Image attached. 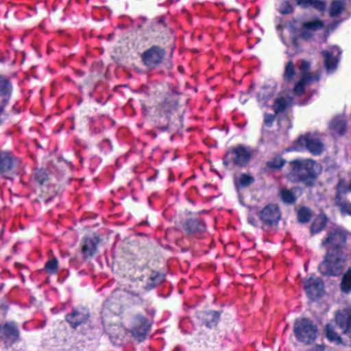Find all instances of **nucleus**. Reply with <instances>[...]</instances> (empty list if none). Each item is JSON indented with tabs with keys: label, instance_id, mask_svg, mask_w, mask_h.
<instances>
[{
	"label": "nucleus",
	"instance_id": "1",
	"mask_svg": "<svg viewBox=\"0 0 351 351\" xmlns=\"http://www.w3.org/2000/svg\"><path fill=\"white\" fill-rule=\"evenodd\" d=\"M310 67L308 62H301L299 66V81L294 84L293 88L282 87L281 93L274 101L273 109L276 113L284 111L291 104L294 97H299L304 93L307 85L319 80V75H313L310 73Z\"/></svg>",
	"mask_w": 351,
	"mask_h": 351
},
{
	"label": "nucleus",
	"instance_id": "2",
	"mask_svg": "<svg viewBox=\"0 0 351 351\" xmlns=\"http://www.w3.org/2000/svg\"><path fill=\"white\" fill-rule=\"evenodd\" d=\"M346 258L341 250L335 252L328 250L324 261L319 265V270L324 275L337 276L344 267Z\"/></svg>",
	"mask_w": 351,
	"mask_h": 351
},
{
	"label": "nucleus",
	"instance_id": "3",
	"mask_svg": "<svg viewBox=\"0 0 351 351\" xmlns=\"http://www.w3.org/2000/svg\"><path fill=\"white\" fill-rule=\"evenodd\" d=\"M294 333L298 341L308 344L317 338V328L308 319H296L294 324Z\"/></svg>",
	"mask_w": 351,
	"mask_h": 351
},
{
	"label": "nucleus",
	"instance_id": "4",
	"mask_svg": "<svg viewBox=\"0 0 351 351\" xmlns=\"http://www.w3.org/2000/svg\"><path fill=\"white\" fill-rule=\"evenodd\" d=\"M293 149L298 152L306 149L313 155H320L324 150V145L316 134H306L298 139Z\"/></svg>",
	"mask_w": 351,
	"mask_h": 351
},
{
	"label": "nucleus",
	"instance_id": "5",
	"mask_svg": "<svg viewBox=\"0 0 351 351\" xmlns=\"http://www.w3.org/2000/svg\"><path fill=\"white\" fill-rule=\"evenodd\" d=\"M252 155V152L249 147L239 145L227 152L223 163L226 165L233 164L241 167L244 166L250 160Z\"/></svg>",
	"mask_w": 351,
	"mask_h": 351
},
{
	"label": "nucleus",
	"instance_id": "6",
	"mask_svg": "<svg viewBox=\"0 0 351 351\" xmlns=\"http://www.w3.org/2000/svg\"><path fill=\"white\" fill-rule=\"evenodd\" d=\"M291 166L294 173L298 174L302 180L308 177H314L319 167V165L311 159L293 160Z\"/></svg>",
	"mask_w": 351,
	"mask_h": 351
},
{
	"label": "nucleus",
	"instance_id": "7",
	"mask_svg": "<svg viewBox=\"0 0 351 351\" xmlns=\"http://www.w3.org/2000/svg\"><path fill=\"white\" fill-rule=\"evenodd\" d=\"M263 228L267 230L276 226L280 219V213L277 206L271 204L265 206L259 213Z\"/></svg>",
	"mask_w": 351,
	"mask_h": 351
},
{
	"label": "nucleus",
	"instance_id": "8",
	"mask_svg": "<svg viewBox=\"0 0 351 351\" xmlns=\"http://www.w3.org/2000/svg\"><path fill=\"white\" fill-rule=\"evenodd\" d=\"M346 240V232L341 228H335L328 234L327 238L322 242L323 246H328V250L335 252L341 250Z\"/></svg>",
	"mask_w": 351,
	"mask_h": 351
},
{
	"label": "nucleus",
	"instance_id": "9",
	"mask_svg": "<svg viewBox=\"0 0 351 351\" xmlns=\"http://www.w3.org/2000/svg\"><path fill=\"white\" fill-rule=\"evenodd\" d=\"M304 290L311 300H314L324 293V282L322 280L316 276H311L303 282Z\"/></svg>",
	"mask_w": 351,
	"mask_h": 351
},
{
	"label": "nucleus",
	"instance_id": "10",
	"mask_svg": "<svg viewBox=\"0 0 351 351\" xmlns=\"http://www.w3.org/2000/svg\"><path fill=\"white\" fill-rule=\"evenodd\" d=\"M20 163L18 158L12 159L8 154L0 152V175L8 171L19 173L21 170Z\"/></svg>",
	"mask_w": 351,
	"mask_h": 351
},
{
	"label": "nucleus",
	"instance_id": "11",
	"mask_svg": "<svg viewBox=\"0 0 351 351\" xmlns=\"http://www.w3.org/2000/svg\"><path fill=\"white\" fill-rule=\"evenodd\" d=\"M149 328V322L144 317L138 315L134 319L131 332L134 338L142 341L145 339Z\"/></svg>",
	"mask_w": 351,
	"mask_h": 351
},
{
	"label": "nucleus",
	"instance_id": "12",
	"mask_svg": "<svg viewBox=\"0 0 351 351\" xmlns=\"http://www.w3.org/2000/svg\"><path fill=\"white\" fill-rule=\"evenodd\" d=\"M326 70L329 73L333 72L338 64L341 51L337 46H333L329 50L323 51Z\"/></svg>",
	"mask_w": 351,
	"mask_h": 351
},
{
	"label": "nucleus",
	"instance_id": "13",
	"mask_svg": "<svg viewBox=\"0 0 351 351\" xmlns=\"http://www.w3.org/2000/svg\"><path fill=\"white\" fill-rule=\"evenodd\" d=\"M164 55L165 52L161 48L154 46L144 53L143 60L147 66L154 68L160 63Z\"/></svg>",
	"mask_w": 351,
	"mask_h": 351
},
{
	"label": "nucleus",
	"instance_id": "14",
	"mask_svg": "<svg viewBox=\"0 0 351 351\" xmlns=\"http://www.w3.org/2000/svg\"><path fill=\"white\" fill-rule=\"evenodd\" d=\"M1 337L7 345H12L19 337L18 327L14 322L5 324L0 328Z\"/></svg>",
	"mask_w": 351,
	"mask_h": 351
},
{
	"label": "nucleus",
	"instance_id": "15",
	"mask_svg": "<svg viewBox=\"0 0 351 351\" xmlns=\"http://www.w3.org/2000/svg\"><path fill=\"white\" fill-rule=\"evenodd\" d=\"M335 319L342 332L351 337V309H344L338 312Z\"/></svg>",
	"mask_w": 351,
	"mask_h": 351
},
{
	"label": "nucleus",
	"instance_id": "16",
	"mask_svg": "<svg viewBox=\"0 0 351 351\" xmlns=\"http://www.w3.org/2000/svg\"><path fill=\"white\" fill-rule=\"evenodd\" d=\"M89 317L88 312L85 308L73 309L72 312L66 315V321L75 328L81 324L85 323Z\"/></svg>",
	"mask_w": 351,
	"mask_h": 351
},
{
	"label": "nucleus",
	"instance_id": "17",
	"mask_svg": "<svg viewBox=\"0 0 351 351\" xmlns=\"http://www.w3.org/2000/svg\"><path fill=\"white\" fill-rule=\"evenodd\" d=\"M298 76L296 68L292 61H289L285 66V71L283 73L284 84L282 87L287 88H293V86H291Z\"/></svg>",
	"mask_w": 351,
	"mask_h": 351
},
{
	"label": "nucleus",
	"instance_id": "18",
	"mask_svg": "<svg viewBox=\"0 0 351 351\" xmlns=\"http://www.w3.org/2000/svg\"><path fill=\"white\" fill-rule=\"evenodd\" d=\"M276 91V85L275 84L263 87L257 95L258 102L263 106L268 105L269 101L273 97Z\"/></svg>",
	"mask_w": 351,
	"mask_h": 351
},
{
	"label": "nucleus",
	"instance_id": "19",
	"mask_svg": "<svg viewBox=\"0 0 351 351\" xmlns=\"http://www.w3.org/2000/svg\"><path fill=\"white\" fill-rule=\"evenodd\" d=\"M323 27L324 23L319 19L305 22L302 25V37L308 39L311 36L309 32L317 31Z\"/></svg>",
	"mask_w": 351,
	"mask_h": 351
},
{
	"label": "nucleus",
	"instance_id": "20",
	"mask_svg": "<svg viewBox=\"0 0 351 351\" xmlns=\"http://www.w3.org/2000/svg\"><path fill=\"white\" fill-rule=\"evenodd\" d=\"M186 228L190 234L198 235L206 230V225L202 220L192 219L187 222Z\"/></svg>",
	"mask_w": 351,
	"mask_h": 351
},
{
	"label": "nucleus",
	"instance_id": "21",
	"mask_svg": "<svg viewBox=\"0 0 351 351\" xmlns=\"http://www.w3.org/2000/svg\"><path fill=\"white\" fill-rule=\"evenodd\" d=\"M97 250V243L90 238H86L82 245V252L84 258H89L94 255Z\"/></svg>",
	"mask_w": 351,
	"mask_h": 351
},
{
	"label": "nucleus",
	"instance_id": "22",
	"mask_svg": "<svg viewBox=\"0 0 351 351\" xmlns=\"http://www.w3.org/2000/svg\"><path fill=\"white\" fill-rule=\"evenodd\" d=\"M298 5L306 8L313 7L318 11H324L326 8V3L322 0H295Z\"/></svg>",
	"mask_w": 351,
	"mask_h": 351
},
{
	"label": "nucleus",
	"instance_id": "23",
	"mask_svg": "<svg viewBox=\"0 0 351 351\" xmlns=\"http://www.w3.org/2000/svg\"><path fill=\"white\" fill-rule=\"evenodd\" d=\"M346 128V122L341 117H336L331 121L330 129L334 136L342 135L345 132Z\"/></svg>",
	"mask_w": 351,
	"mask_h": 351
},
{
	"label": "nucleus",
	"instance_id": "24",
	"mask_svg": "<svg viewBox=\"0 0 351 351\" xmlns=\"http://www.w3.org/2000/svg\"><path fill=\"white\" fill-rule=\"evenodd\" d=\"M254 182V178L246 173H242L239 178L235 181V186L237 190L240 188H245L249 186Z\"/></svg>",
	"mask_w": 351,
	"mask_h": 351
},
{
	"label": "nucleus",
	"instance_id": "25",
	"mask_svg": "<svg viewBox=\"0 0 351 351\" xmlns=\"http://www.w3.org/2000/svg\"><path fill=\"white\" fill-rule=\"evenodd\" d=\"M326 336L328 340L336 344H341L342 339L341 337L335 331L334 327L330 324H327L325 328Z\"/></svg>",
	"mask_w": 351,
	"mask_h": 351
},
{
	"label": "nucleus",
	"instance_id": "26",
	"mask_svg": "<svg viewBox=\"0 0 351 351\" xmlns=\"http://www.w3.org/2000/svg\"><path fill=\"white\" fill-rule=\"evenodd\" d=\"M12 92V86L9 80L0 75V97H9Z\"/></svg>",
	"mask_w": 351,
	"mask_h": 351
},
{
	"label": "nucleus",
	"instance_id": "27",
	"mask_svg": "<svg viewBox=\"0 0 351 351\" xmlns=\"http://www.w3.org/2000/svg\"><path fill=\"white\" fill-rule=\"evenodd\" d=\"M327 218L324 215H319L313 221L311 226V231L313 233H318L322 231L326 226Z\"/></svg>",
	"mask_w": 351,
	"mask_h": 351
},
{
	"label": "nucleus",
	"instance_id": "28",
	"mask_svg": "<svg viewBox=\"0 0 351 351\" xmlns=\"http://www.w3.org/2000/svg\"><path fill=\"white\" fill-rule=\"evenodd\" d=\"M337 194L335 198V203H339L342 199L341 195L349 192L348 186L346 185L343 180H339L336 186Z\"/></svg>",
	"mask_w": 351,
	"mask_h": 351
},
{
	"label": "nucleus",
	"instance_id": "29",
	"mask_svg": "<svg viewBox=\"0 0 351 351\" xmlns=\"http://www.w3.org/2000/svg\"><path fill=\"white\" fill-rule=\"evenodd\" d=\"M344 9V2L342 1H334L332 2L329 13L330 16L335 17L339 16Z\"/></svg>",
	"mask_w": 351,
	"mask_h": 351
},
{
	"label": "nucleus",
	"instance_id": "30",
	"mask_svg": "<svg viewBox=\"0 0 351 351\" xmlns=\"http://www.w3.org/2000/svg\"><path fill=\"white\" fill-rule=\"evenodd\" d=\"M341 289L344 293L351 291V269H348L342 278Z\"/></svg>",
	"mask_w": 351,
	"mask_h": 351
},
{
	"label": "nucleus",
	"instance_id": "31",
	"mask_svg": "<svg viewBox=\"0 0 351 351\" xmlns=\"http://www.w3.org/2000/svg\"><path fill=\"white\" fill-rule=\"evenodd\" d=\"M311 217V212L306 207L300 208L298 212V218L299 221L301 223H307L309 221Z\"/></svg>",
	"mask_w": 351,
	"mask_h": 351
},
{
	"label": "nucleus",
	"instance_id": "32",
	"mask_svg": "<svg viewBox=\"0 0 351 351\" xmlns=\"http://www.w3.org/2000/svg\"><path fill=\"white\" fill-rule=\"evenodd\" d=\"M280 197L282 200L287 204L293 203L295 200V197L293 192L287 189H282L280 191Z\"/></svg>",
	"mask_w": 351,
	"mask_h": 351
},
{
	"label": "nucleus",
	"instance_id": "33",
	"mask_svg": "<svg viewBox=\"0 0 351 351\" xmlns=\"http://www.w3.org/2000/svg\"><path fill=\"white\" fill-rule=\"evenodd\" d=\"M293 10V8L288 1H282L279 5L278 11L282 14H290Z\"/></svg>",
	"mask_w": 351,
	"mask_h": 351
},
{
	"label": "nucleus",
	"instance_id": "34",
	"mask_svg": "<svg viewBox=\"0 0 351 351\" xmlns=\"http://www.w3.org/2000/svg\"><path fill=\"white\" fill-rule=\"evenodd\" d=\"M285 163V161L280 157H276L273 160L267 162V166L271 169H280Z\"/></svg>",
	"mask_w": 351,
	"mask_h": 351
},
{
	"label": "nucleus",
	"instance_id": "35",
	"mask_svg": "<svg viewBox=\"0 0 351 351\" xmlns=\"http://www.w3.org/2000/svg\"><path fill=\"white\" fill-rule=\"evenodd\" d=\"M208 316L210 317V320L208 321L206 326L209 328L215 326L219 319V313L217 311H211Z\"/></svg>",
	"mask_w": 351,
	"mask_h": 351
},
{
	"label": "nucleus",
	"instance_id": "36",
	"mask_svg": "<svg viewBox=\"0 0 351 351\" xmlns=\"http://www.w3.org/2000/svg\"><path fill=\"white\" fill-rule=\"evenodd\" d=\"M58 267V260L56 258H53L48 261L45 264V269L49 273H55Z\"/></svg>",
	"mask_w": 351,
	"mask_h": 351
},
{
	"label": "nucleus",
	"instance_id": "37",
	"mask_svg": "<svg viewBox=\"0 0 351 351\" xmlns=\"http://www.w3.org/2000/svg\"><path fill=\"white\" fill-rule=\"evenodd\" d=\"M336 204L340 207L342 213L351 215V204L343 202L341 199L339 201V203H336Z\"/></svg>",
	"mask_w": 351,
	"mask_h": 351
},
{
	"label": "nucleus",
	"instance_id": "38",
	"mask_svg": "<svg viewBox=\"0 0 351 351\" xmlns=\"http://www.w3.org/2000/svg\"><path fill=\"white\" fill-rule=\"evenodd\" d=\"M151 280L154 282V285L161 283L164 280V276L159 274L153 273L150 276Z\"/></svg>",
	"mask_w": 351,
	"mask_h": 351
},
{
	"label": "nucleus",
	"instance_id": "39",
	"mask_svg": "<svg viewBox=\"0 0 351 351\" xmlns=\"http://www.w3.org/2000/svg\"><path fill=\"white\" fill-rule=\"evenodd\" d=\"M275 120V116L265 114L264 117V124L267 127H271Z\"/></svg>",
	"mask_w": 351,
	"mask_h": 351
},
{
	"label": "nucleus",
	"instance_id": "40",
	"mask_svg": "<svg viewBox=\"0 0 351 351\" xmlns=\"http://www.w3.org/2000/svg\"><path fill=\"white\" fill-rule=\"evenodd\" d=\"M36 179L38 180V182L40 184H43L47 178V174L45 173V171L39 170L38 171H37L36 173Z\"/></svg>",
	"mask_w": 351,
	"mask_h": 351
},
{
	"label": "nucleus",
	"instance_id": "41",
	"mask_svg": "<svg viewBox=\"0 0 351 351\" xmlns=\"http://www.w3.org/2000/svg\"><path fill=\"white\" fill-rule=\"evenodd\" d=\"M247 221L250 224H252L254 226H258V221L255 219V218L254 217H252L251 215L248 216Z\"/></svg>",
	"mask_w": 351,
	"mask_h": 351
},
{
	"label": "nucleus",
	"instance_id": "42",
	"mask_svg": "<svg viewBox=\"0 0 351 351\" xmlns=\"http://www.w3.org/2000/svg\"><path fill=\"white\" fill-rule=\"evenodd\" d=\"M324 348L322 346H317L313 348L311 351H323Z\"/></svg>",
	"mask_w": 351,
	"mask_h": 351
},
{
	"label": "nucleus",
	"instance_id": "43",
	"mask_svg": "<svg viewBox=\"0 0 351 351\" xmlns=\"http://www.w3.org/2000/svg\"><path fill=\"white\" fill-rule=\"evenodd\" d=\"M348 189H349V191L351 192V181H350V184L348 186Z\"/></svg>",
	"mask_w": 351,
	"mask_h": 351
},
{
	"label": "nucleus",
	"instance_id": "44",
	"mask_svg": "<svg viewBox=\"0 0 351 351\" xmlns=\"http://www.w3.org/2000/svg\"><path fill=\"white\" fill-rule=\"evenodd\" d=\"M173 351H180V349L179 348H176Z\"/></svg>",
	"mask_w": 351,
	"mask_h": 351
},
{
	"label": "nucleus",
	"instance_id": "45",
	"mask_svg": "<svg viewBox=\"0 0 351 351\" xmlns=\"http://www.w3.org/2000/svg\"><path fill=\"white\" fill-rule=\"evenodd\" d=\"M179 70L182 72V69L181 67H179Z\"/></svg>",
	"mask_w": 351,
	"mask_h": 351
}]
</instances>
